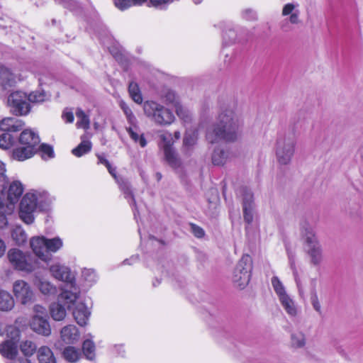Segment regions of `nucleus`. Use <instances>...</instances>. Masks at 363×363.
I'll return each mask as SVG.
<instances>
[{
  "mask_svg": "<svg viewBox=\"0 0 363 363\" xmlns=\"http://www.w3.org/2000/svg\"><path fill=\"white\" fill-rule=\"evenodd\" d=\"M243 124V118L237 103L234 101L223 102L220 106L216 122L206 130V140L211 144L220 141L235 143L242 137Z\"/></svg>",
  "mask_w": 363,
  "mask_h": 363,
  "instance_id": "1",
  "label": "nucleus"
},
{
  "mask_svg": "<svg viewBox=\"0 0 363 363\" xmlns=\"http://www.w3.org/2000/svg\"><path fill=\"white\" fill-rule=\"evenodd\" d=\"M301 233L306 252L309 257L310 264L314 267L319 266L323 260V254L314 228L305 223L301 226Z\"/></svg>",
  "mask_w": 363,
  "mask_h": 363,
  "instance_id": "2",
  "label": "nucleus"
},
{
  "mask_svg": "<svg viewBox=\"0 0 363 363\" xmlns=\"http://www.w3.org/2000/svg\"><path fill=\"white\" fill-rule=\"evenodd\" d=\"M143 111L147 117L160 125H169L175 120L171 110L154 101H145Z\"/></svg>",
  "mask_w": 363,
  "mask_h": 363,
  "instance_id": "3",
  "label": "nucleus"
},
{
  "mask_svg": "<svg viewBox=\"0 0 363 363\" xmlns=\"http://www.w3.org/2000/svg\"><path fill=\"white\" fill-rule=\"evenodd\" d=\"M296 139L289 135H280L275 143V155L277 162L281 166L289 165L294 156Z\"/></svg>",
  "mask_w": 363,
  "mask_h": 363,
  "instance_id": "4",
  "label": "nucleus"
},
{
  "mask_svg": "<svg viewBox=\"0 0 363 363\" xmlns=\"http://www.w3.org/2000/svg\"><path fill=\"white\" fill-rule=\"evenodd\" d=\"M252 269V259L248 255H244L237 263L232 276L235 287L242 289L250 282Z\"/></svg>",
  "mask_w": 363,
  "mask_h": 363,
  "instance_id": "5",
  "label": "nucleus"
},
{
  "mask_svg": "<svg viewBox=\"0 0 363 363\" xmlns=\"http://www.w3.org/2000/svg\"><path fill=\"white\" fill-rule=\"evenodd\" d=\"M6 332L7 339L0 344V354L4 358L14 359L18 354V342L21 332L13 325H8Z\"/></svg>",
  "mask_w": 363,
  "mask_h": 363,
  "instance_id": "6",
  "label": "nucleus"
},
{
  "mask_svg": "<svg viewBox=\"0 0 363 363\" xmlns=\"http://www.w3.org/2000/svg\"><path fill=\"white\" fill-rule=\"evenodd\" d=\"M7 103L10 111L16 116H26L30 111L28 96L23 91L12 92L8 97Z\"/></svg>",
  "mask_w": 363,
  "mask_h": 363,
  "instance_id": "7",
  "label": "nucleus"
},
{
  "mask_svg": "<svg viewBox=\"0 0 363 363\" xmlns=\"http://www.w3.org/2000/svg\"><path fill=\"white\" fill-rule=\"evenodd\" d=\"M7 258L9 263L17 270L31 272L35 269L34 263L30 262L28 256L18 249H10L7 253Z\"/></svg>",
  "mask_w": 363,
  "mask_h": 363,
  "instance_id": "8",
  "label": "nucleus"
},
{
  "mask_svg": "<svg viewBox=\"0 0 363 363\" xmlns=\"http://www.w3.org/2000/svg\"><path fill=\"white\" fill-rule=\"evenodd\" d=\"M38 197L34 193H27L20 203L19 216L27 224L34 221V213L37 208Z\"/></svg>",
  "mask_w": 363,
  "mask_h": 363,
  "instance_id": "9",
  "label": "nucleus"
},
{
  "mask_svg": "<svg viewBox=\"0 0 363 363\" xmlns=\"http://www.w3.org/2000/svg\"><path fill=\"white\" fill-rule=\"evenodd\" d=\"M13 293L18 301L26 305L33 301L34 293L30 286L23 280H17L13 284Z\"/></svg>",
  "mask_w": 363,
  "mask_h": 363,
  "instance_id": "10",
  "label": "nucleus"
},
{
  "mask_svg": "<svg viewBox=\"0 0 363 363\" xmlns=\"http://www.w3.org/2000/svg\"><path fill=\"white\" fill-rule=\"evenodd\" d=\"M30 245L36 257L43 262H48L52 255L48 253L46 238L44 236H35L30 238Z\"/></svg>",
  "mask_w": 363,
  "mask_h": 363,
  "instance_id": "11",
  "label": "nucleus"
},
{
  "mask_svg": "<svg viewBox=\"0 0 363 363\" xmlns=\"http://www.w3.org/2000/svg\"><path fill=\"white\" fill-rule=\"evenodd\" d=\"M79 296V290L76 286L74 281L67 284L62 288V292L59 295V301H62L68 308L74 305Z\"/></svg>",
  "mask_w": 363,
  "mask_h": 363,
  "instance_id": "12",
  "label": "nucleus"
},
{
  "mask_svg": "<svg viewBox=\"0 0 363 363\" xmlns=\"http://www.w3.org/2000/svg\"><path fill=\"white\" fill-rule=\"evenodd\" d=\"M23 186L19 181H13L10 184L7 192L9 205L6 207L7 211H5L6 213H11L13 211L14 204L18 202L23 192Z\"/></svg>",
  "mask_w": 363,
  "mask_h": 363,
  "instance_id": "13",
  "label": "nucleus"
},
{
  "mask_svg": "<svg viewBox=\"0 0 363 363\" xmlns=\"http://www.w3.org/2000/svg\"><path fill=\"white\" fill-rule=\"evenodd\" d=\"M50 272L55 279L62 281L66 284L74 281V277L66 266L60 264H52L50 267Z\"/></svg>",
  "mask_w": 363,
  "mask_h": 363,
  "instance_id": "14",
  "label": "nucleus"
},
{
  "mask_svg": "<svg viewBox=\"0 0 363 363\" xmlns=\"http://www.w3.org/2000/svg\"><path fill=\"white\" fill-rule=\"evenodd\" d=\"M30 328L36 333L44 336H48L51 333V328L47 320V317L40 315H34L30 323Z\"/></svg>",
  "mask_w": 363,
  "mask_h": 363,
  "instance_id": "15",
  "label": "nucleus"
},
{
  "mask_svg": "<svg viewBox=\"0 0 363 363\" xmlns=\"http://www.w3.org/2000/svg\"><path fill=\"white\" fill-rule=\"evenodd\" d=\"M253 195L252 193L246 189H242V208L244 220L248 224L253 220Z\"/></svg>",
  "mask_w": 363,
  "mask_h": 363,
  "instance_id": "16",
  "label": "nucleus"
},
{
  "mask_svg": "<svg viewBox=\"0 0 363 363\" xmlns=\"http://www.w3.org/2000/svg\"><path fill=\"white\" fill-rule=\"evenodd\" d=\"M19 143L26 146H28L33 150H36L37 147L40 143V138L38 135L31 129H24L20 136Z\"/></svg>",
  "mask_w": 363,
  "mask_h": 363,
  "instance_id": "17",
  "label": "nucleus"
},
{
  "mask_svg": "<svg viewBox=\"0 0 363 363\" xmlns=\"http://www.w3.org/2000/svg\"><path fill=\"white\" fill-rule=\"evenodd\" d=\"M25 123L13 117H7L0 121V130L7 133L18 132L23 128Z\"/></svg>",
  "mask_w": 363,
  "mask_h": 363,
  "instance_id": "18",
  "label": "nucleus"
},
{
  "mask_svg": "<svg viewBox=\"0 0 363 363\" xmlns=\"http://www.w3.org/2000/svg\"><path fill=\"white\" fill-rule=\"evenodd\" d=\"M34 285L41 294L48 296H55L57 293V287L50 281L36 276L33 281Z\"/></svg>",
  "mask_w": 363,
  "mask_h": 363,
  "instance_id": "19",
  "label": "nucleus"
},
{
  "mask_svg": "<svg viewBox=\"0 0 363 363\" xmlns=\"http://www.w3.org/2000/svg\"><path fill=\"white\" fill-rule=\"evenodd\" d=\"M74 318L81 326L86 325L91 315L87 306L83 303H77L72 311Z\"/></svg>",
  "mask_w": 363,
  "mask_h": 363,
  "instance_id": "20",
  "label": "nucleus"
},
{
  "mask_svg": "<svg viewBox=\"0 0 363 363\" xmlns=\"http://www.w3.org/2000/svg\"><path fill=\"white\" fill-rule=\"evenodd\" d=\"M60 337L65 343L73 344L78 341L79 332L75 325H68L62 328Z\"/></svg>",
  "mask_w": 363,
  "mask_h": 363,
  "instance_id": "21",
  "label": "nucleus"
},
{
  "mask_svg": "<svg viewBox=\"0 0 363 363\" xmlns=\"http://www.w3.org/2000/svg\"><path fill=\"white\" fill-rule=\"evenodd\" d=\"M230 158V152L221 145H218L213 149L211 154V162L216 166L224 165Z\"/></svg>",
  "mask_w": 363,
  "mask_h": 363,
  "instance_id": "22",
  "label": "nucleus"
},
{
  "mask_svg": "<svg viewBox=\"0 0 363 363\" xmlns=\"http://www.w3.org/2000/svg\"><path fill=\"white\" fill-rule=\"evenodd\" d=\"M16 79V76L9 68L0 65V84L4 89L13 86Z\"/></svg>",
  "mask_w": 363,
  "mask_h": 363,
  "instance_id": "23",
  "label": "nucleus"
},
{
  "mask_svg": "<svg viewBox=\"0 0 363 363\" xmlns=\"http://www.w3.org/2000/svg\"><path fill=\"white\" fill-rule=\"evenodd\" d=\"M38 363H57L56 357L52 350L48 346L40 347L37 350Z\"/></svg>",
  "mask_w": 363,
  "mask_h": 363,
  "instance_id": "24",
  "label": "nucleus"
},
{
  "mask_svg": "<svg viewBox=\"0 0 363 363\" xmlns=\"http://www.w3.org/2000/svg\"><path fill=\"white\" fill-rule=\"evenodd\" d=\"M286 313L291 318L298 315L299 311L295 301L290 296L285 297L279 301Z\"/></svg>",
  "mask_w": 363,
  "mask_h": 363,
  "instance_id": "25",
  "label": "nucleus"
},
{
  "mask_svg": "<svg viewBox=\"0 0 363 363\" xmlns=\"http://www.w3.org/2000/svg\"><path fill=\"white\" fill-rule=\"evenodd\" d=\"M311 291H310V301L312 305L313 310L318 314L323 313V308L320 301L319 299L317 291H316V280L315 279H311Z\"/></svg>",
  "mask_w": 363,
  "mask_h": 363,
  "instance_id": "26",
  "label": "nucleus"
},
{
  "mask_svg": "<svg viewBox=\"0 0 363 363\" xmlns=\"http://www.w3.org/2000/svg\"><path fill=\"white\" fill-rule=\"evenodd\" d=\"M298 7V4L289 3L284 6L281 14L284 16H289V22L293 24H296L299 22L298 16L299 11L296 9Z\"/></svg>",
  "mask_w": 363,
  "mask_h": 363,
  "instance_id": "27",
  "label": "nucleus"
},
{
  "mask_svg": "<svg viewBox=\"0 0 363 363\" xmlns=\"http://www.w3.org/2000/svg\"><path fill=\"white\" fill-rule=\"evenodd\" d=\"M106 167L108 169V172L111 174V176L116 179L117 183L119 184L120 189H121V191H123V192L125 195V197L130 196L132 201L135 203V199L133 196L129 183L127 181H124L121 179L118 178L116 174V169L112 167L111 164H109Z\"/></svg>",
  "mask_w": 363,
  "mask_h": 363,
  "instance_id": "28",
  "label": "nucleus"
},
{
  "mask_svg": "<svg viewBox=\"0 0 363 363\" xmlns=\"http://www.w3.org/2000/svg\"><path fill=\"white\" fill-rule=\"evenodd\" d=\"M291 268L293 272V276L294 279L296 283V286L297 288V291L298 294V296L301 298H304L306 292V281L303 278L299 276L298 271L295 267V264L294 261L290 262Z\"/></svg>",
  "mask_w": 363,
  "mask_h": 363,
  "instance_id": "29",
  "label": "nucleus"
},
{
  "mask_svg": "<svg viewBox=\"0 0 363 363\" xmlns=\"http://www.w3.org/2000/svg\"><path fill=\"white\" fill-rule=\"evenodd\" d=\"M158 137L160 138L159 146L162 151L173 148L174 140L172 133L166 130H160Z\"/></svg>",
  "mask_w": 363,
  "mask_h": 363,
  "instance_id": "30",
  "label": "nucleus"
},
{
  "mask_svg": "<svg viewBox=\"0 0 363 363\" xmlns=\"http://www.w3.org/2000/svg\"><path fill=\"white\" fill-rule=\"evenodd\" d=\"M271 283L279 301L289 296L285 286L278 277H272Z\"/></svg>",
  "mask_w": 363,
  "mask_h": 363,
  "instance_id": "31",
  "label": "nucleus"
},
{
  "mask_svg": "<svg viewBox=\"0 0 363 363\" xmlns=\"http://www.w3.org/2000/svg\"><path fill=\"white\" fill-rule=\"evenodd\" d=\"M18 347L25 357H32L38 350L36 344L30 340H22Z\"/></svg>",
  "mask_w": 363,
  "mask_h": 363,
  "instance_id": "32",
  "label": "nucleus"
},
{
  "mask_svg": "<svg viewBox=\"0 0 363 363\" xmlns=\"http://www.w3.org/2000/svg\"><path fill=\"white\" fill-rule=\"evenodd\" d=\"M36 150L24 145L23 147L16 148L13 151V157L18 161H23L33 156Z\"/></svg>",
  "mask_w": 363,
  "mask_h": 363,
  "instance_id": "33",
  "label": "nucleus"
},
{
  "mask_svg": "<svg viewBox=\"0 0 363 363\" xmlns=\"http://www.w3.org/2000/svg\"><path fill=\"white\" fill-rule=\"evenodd\" d=\"M82 356V353L79 349H77L73 346L66 347L62 352V357L64 359L69 362H77Z\"/></svg>",
  "mask_w": 363,
  "mask_h": 363,
  "instance_id": "34",
  "label": "nucleus"
},
{
  "mask_svg": "<svg viewBox=\"0 0 363 363\" xmlns=\"http://www.w3.org/2000/svg\"><path fill=\"white\" fill-rule=\"evenodd\" d=\"M165 161L174 169L179 168L182 162L174 148L163 151Z\"/></svg>",
  "mask_w": 363,
  "mask_h": 363,
  "instance_id": "35",
  "label": "nucleus"
},
{
  "mask_svg": "<svg viewBox=\"0 0 363 363\" xmlns=\"http://www.w3.org/2000/svg\"><path fill=\"white\" fill-rule=\"evenodd\" d=\"M14 306V300L11 295L5 291H0V310L8 311Z\"/></svg>",
  "mask_w": 363,
  "mask_h": 363,
  "instance_id": "36",
  "label": "nucleus"
},
{
  "mask_svg": "<svg viewBox=\"0 0 363 363\" xmlns=\"http://www.w3.org/2000/svg\"><path fill=\"white\" fill-rule=\"evenodd\" d=\"M50 313L51 317L56 321L62 320L67 314L66 310L59 302L50 305Z\"/></svg>",
  "mask_w": 363,
  "mask_h": 363,
  "instance_id": "37",
  "label": "nucleus"
},
{
  "mask_svg": "<svg viewBox=\"0 0 363 363\" xmlns=\"http://www.w3.org/2000/svg\"><path fill=\"white\" fill-rule=\"evenodd\" d=\"M291 345L294 348H302L306 345V338L301 331H294L291 334Z\"/></svg>",
  "mask_w": 363,
  "mask_h": 363,
  "instance_id": "38",
  "label": "nucleus"
},
{
  "mask_svg": "<svg viewBox=\"0 0 363 363\" xmlns=\"http://www.w3.org/2000/svg\"><path fill=\"white\" fill-rule=\"evenodd\" d=\"M11 238L17 245H23L27 241V235L20 226H16L12 230Z\"/></svg>",
  "mask_w": 363,
  "mask_h": 363,
  "instance_id": "39",
  "label": "nucleus"
},
{
  "mask_svg": "<svg viewBox=\"0 0 363 363\" xmlns=\"http://www.w3.org/2000/svg\"><path fill=\"white\" fill-rule=\"evenodd\" d=\"M91 146V143L89 140L82 139L78 146L72 150V152L74 156L80 157L90 152Z\"/></svg>",
  "mask_w": 363,
  "mask_h": 363,
  "instance_id": "40",
  "label": "nucleus"
},
{
  "mask_svg": "<svg viewBox=\"0 0 363 363\" xmlns=\"http://www.w3.org/2000/svg\"><path fill=\"white\" fill-rule=\"evenodd\" d=\"M83 354L88 360H94L95 358V345L90 340H86L82 345Z\"/></svg>",
  "mask_w": 363,
  "mask_h": 363,
  "instance_id": "41",
  "label": "nucleus"
},
{
  "mask_svg": "<svg viewBox=\"0 0 363 363\" xmlns=\"http://www.w3.org/2000/svg\"><path fill=\"white\" fill-rule=\"evenodd\" d=\"M175 111L178 117L184 123H189L192 118V114L189 109L183 106L180 103L176 104Z\"/></svg>",
  "mask_w": 363,
  "mask_h": 363,
  "instance_id": "42",
  "label": "nucleus"
},
{
  "mask_svg": "<svg viewBox=\"0 0 363 363\" xmlns=\"http://www.w3.org/2000/svg\"><path fill=\"white\" fill-rule=\"evenodd\" d=\"M77 122L76 125L79 128L87 130L89 128L90 121L88 116L82 109H77L76 111Z\"/></svg>",
  "mask_w": 363,
  "mask_h": 363,
  "instance_id": "43",
  "label": "nucleus"
},
{
  "mask_svg": "<svg viewBox=\"0 0 363 363\" xmlns=\"http://www.w3.org/2000/svg\"><path fill=\"white\" fill-rule=\"evenodd\" d=\"M128 91L132 99L137 104H140L143 102V96L138 85L135 82H131L128 86Z\"/></svg>",
  "mask_w": 363,
  "mask_h": 363,
  "instance_id": "44",
  "label": "nucleus"
},
{
  "mask_svg": "<svg viewBox=\"0 0 363 363\" xmlns=\"http://www.w3.org/2000/svg\"><path fill=\"white\" fill-rule=\"evenodd\" d=\"M48 253L57 252L63 245L62 240L60 238L52 239L46 238Z\"/></svg>",
  "mask_w": 363,
  "mask_h": 363,
  "instance_id": "45",
  "label": "nucleus"
},
{
  "mask_svg": "<svg viewBox=\"0 0 363 363\" xmlns=\"http://www.w3.org/2000/svg\"><path fill=\"white\" fill-rule=\"evenodd\" d=\"M197 141V134L196 133H186L183 139V146L189 150L193 147Z\"/></svg>",
  "mask_w": 363,
  "mask_h": 363,
  "instance_id": "46",
  "label": "nucleus"
},
{
  "mask_svg": "<svg viewBox=\"0 0 363 363\" xmlns=\"http://www.w3.org/2000/svg\"><path fill=\"white\" fill-rule=\"evenodd\" d=\"M14 143V139L9 133H4L0 135V147L4 150L10 148Z\"/></svg>",
  "mask_w": 363,
  "mask_h": 363,
  "instance_id": "47",
  "label": "nucleus"
},
{
  "mask_svg": "<svg viewBox=\"0 0 363 363\" xmlns=\"http://www.w3.org/2000/svg\"><path fill=\"white\" fill-rule=\"evenodd\" d=\"M29 102L40 103L44 101L47 99V94L44 91H35L28 95Z\"/></svg>",
  "mask_w": 363,
  "mask_h": 363,
  "instance_id": "48",
  "label": "nucleus"
},
{
  "mask_svg": "<svg viewBox=\"0 0 363 363\" xmlns=\"http://www.w3.org/2000/svg\"><path fill=\"white\" fill-rule=\"evenodd\" d=\"M82 277L90 285L97 281V275L95 271L91 269H84L82 271Z\"/></svg>",
  "mask_w": 363,
  "mask_h": 363,
  "instance_id": "49",
  "label": "nucleus"
},
{
  "mask_svg": "<svg viewBox=\"0 0 363 363\" xmlns=\"http://www.w3.org/2000/svg\"><path fill=\"white\" fill-rule=\"evenodd\" d=\"M127 131L129 133L130 138L135 142L138 143L142 147H144L147 145L146 140L143 135H139L135 133L131 128H127Z\"/></svg>",
  "mask_w": 363,
  "mask_h": 363,
  "instance_id": "50",
  "label": "nucleus"
},
{
  "mask_svg": "<svg viewBox=\"0 0 363 363\" xmlns=\"http://www.w3.org/2000/svg\"><path fill=\"white\" fill-rule=\"evenodd\" d=\"M170 4V0H148V6H152L157 9H165Z\"/></svg>",
  "mask_w": 363,
  "mask_h": 363,
  "instance_id": "51",
  "label": "nucleus"
},
{
  "mask_svg": "<svg viewBox=\"0 0 363 363\" xmlns=\"http://www.w3.org/2000/svg\"><path fill=\"white\" fill-rule=\"evenodd\" d=\"M115 5L121 10H125L133 5L132 0H114Z\"/></svg>",
  "mask_w": 363,
  "mask_h": 363,
  "instance_id": "52",
  "label": "nucleus"
},
{
  "mask_svg": "<svg viewBox=\"0 0 363 363\" xmlns=\"http://www.w3.org/2000/svg\"><path fill=\"white\" fill-rule=\"evenodd\" d=\"M166 101L170 104H173L176 107V104L179 103L178 101V97L176 94L172 91H169L167 92L165 95Z\"/></svg>",
  "mask_w": 363,
  "mask_h": 363,
  "instance_id": "53",
  "label": "nucleus"
},
{
  "mask_svg": "<svg viewBox=\"0 0 363 363\" xmlns=\"http://www.w3.org/2000/svg\"><path fill=\"white\" fill-rule=\"evenodd\" d=\"M191 230L192 233L199 238H203L204 236V230L201 227L195 225L191 224Z\"/></svg>",
  "mask_w": 363,
  "mask_h": 363,
  "instance_id": "54",
  "label": "nucleus"
},
{
  "mask_svg": "<svg viewBox=\"0 0 363 363\" xmlns=\"http://www.w3.org/2000/svg\"><path fill=\"white\" fill-rule=\"evenodd\" d=\"M40 147L43 155H47L50 158L53 157L54 152L51 146L43 144Z\"/></svg>",
  "mask_w": 363,
  "mask_h": 363,
  "instance_id": "55",
  "label": "nucleus"
},
{
  "mask_svg": "<svg viewBox=\"0 0 363 363\" xmlns=\"http://www.w3.org/2000/svg\"><path fill=\"white\" fill-rule=\"evenodd\" d=\"M5 172V164L0 161V187H4L6 182Z\"/></svg>",
  "mask_w": 363,
  "mask_h": 363,
  "instance_id": "56",
  "label": "nucleus"
},
{
  "mask_svg": "<svg viewBox=\"0 0 363 363\" xmlns=\"http://www.w3.org/2000/svg\"><path fill=\"white\" fill-rule=\"evenodd\" d=\"M33 311L35 313V315H40L43 317H47V311L46 309L40 306V305H35L33 307Z\"/></svg>",
  "mask_w": 363,
  "mask_h": 363,
  "instance_id": "57",
  "label": "nucleus"
},
{
  "mask_svg": "<svg viewBox=\"0 0 363 363\" xmlns=\"http://www.w3.org/2000/svg\"><path fill=\"white\" fill-rule=\"evenodd\" d=\"M62 118L67 123H72L74 121V115L71 111H64L62 113Z\"/></svg>",
  "mask_w": 363,
  "mask_h": 363,
  "instance_id": "58",
  "label": "nucleus"
},
{
  "mask_svg": "<svg viewBox=\"0 0 363 363\" xmlns=\"http://www.w3.org/2000/svg\"><path fill=\"white\" fill-rule=\"evenodd\" d=\"M119 106L121 108L123 111L124 113H128L131 111L129 106L126 104V103L123 101H121L119 102Z\"/></svg>",
  "mask_w": 363,
  "mask_h": 363,
  "instance_id": "59",
  "label": "nucleus"
},
{
  "mask_svg": "<svg viewBox=\"0 0 363 363\" xmlns=\"http://www.w3.org/2000/svg\"><path fill=\"white\" fill-rule=\"evenodd\" d=\"M125 115L130 123L134 124L136 122V118H135V116L133 115L132 111L128 112V113H125Z\"/></svg>",
  "mask_w": 363,
  "mask_h": 363,
  "instance_id": "60",
  "label": "nucleus"
},
{
  "mask_svg": "<svg viewBox=\"0 0 363 363\" xmlns=\"http://www.w3.org/2000/svg\"><path fill=\"white\" fill-rule=\"evenodd\" d=\"M8 221L4 214H0V228H3L7 225Z\"/></svg>",
  "mask_w": 363,
  "mask_h": 363,
  "instance_id": "61",
  "label": "nucleus"
},
{
  "mask_svg": "<svg viewBox=\"0 0 363 363\" xmlns=\"http://www.w3.org/2000/svg\"><path fill=\"white\" fill-rule=\"evenodd\" d=\"M6 248V247L4 241L0 238V257L4 255Z\"/></svg>",
  "mask_w": 363,
  "mask_h": 363,
  "instance_id": "62",
  "label": "nucleus"
},
{
  "mask_svg": "<svg viewBox=\"0 0 363 363\" xmlns=\"http://www.w3.org/2000/svg\"><path fill=\"white\" fill-rule=\"evenodd\" d=\"M99 162L104 164L106 167L110 164L109 162L101 155H98Z\"/></svg>",
  "mask_w": 363,
  "mask_h": 363,
  "instance_id": "63",
  "label": "nucleus"
},
{
  "mask_svg": "<svg viewBox=\"0 0 363 363\" xmlns=\"http://www.w3.org/2000/svg\"><path fill=\"white\" fill-rule=\"evenodd\" d=\"M18 363H32L28 357H20L17 359Z\"/></svg>",
  "mask_w": 363,
  "mask_h": 363,
  "instance_id": "64",
  "label": "nucleus"
}]
</instances>
